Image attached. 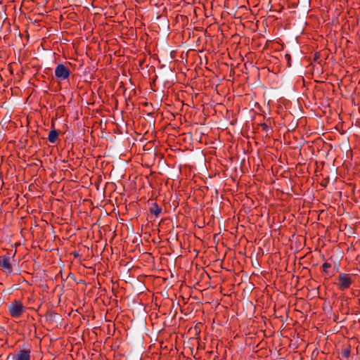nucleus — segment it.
<instances>
[{"mask_svg": "<svg viewBox=\"0 0 360 360\" xmlns=\"http://www.w3.org/2000/svg\"><path fill=\"white\" fill-rule=\"evenodd\" d=\"M25 307L19 300H14L8 306L9 314L13 318H20L25 311Z\"/></svg>", "mask_w": 360, "mask_h": 360, "instance_id": "f257e3e1", "label": "nucleus"}, {"mask_svg": "<svg viewBox=\"0 0 360 360\" xmlns=\"http://www.w3.org/2000/svg\"><path fill=\"white\" fill-rule=\"evenodd\" d=\"M330 267L331 264L328 262L323 263L321 266V269L323 272H327L328 269H330Z\"/></svg>", "mask_w": 360, "mask_h": 360, "instance_id": "6e6552de", "label": "nucleus"}, {"mask_svg": "<svg viewBox=\"0 0 360 360\" xmlns=\"http://www.w3.org/2000/svg\"><path fill=\"white\" fill-rule=\"evenodd\" d=\"M0 267L8 274L12 271V264L11 262V257L9 255H4L0 260Z\"/></svg>", "mask_w": 360, "mask_h": 360, "instance_id": "39448f33", "label": "nucleus"}, {"mask_svg": "<svg viewBox=\"0 0 360 360\" xmlns=\"http://www.w3.org/2000/svg\"><path fill=\"white\" fill-rule=\"evenodd\" d=\"M70 75V69L63 64H59L55 68V76L60 81L67 79Z\"/></svg>", "mask_w": 360, "mask_h": 360, "instance_id": "20e7f679", "label": "nucleus"}, {"mask_svg": "<svg viewBox=\"0 0 360 360\" xmlns=\"http://www.w3.org/2000/svg\"><path fill=\"white\" fill-rule=\"evenodd\" d=\"M31 350L30 349H20L15 353L8 355L6 360H30Z\"/></svg>", "mask_w": 360, "mask_h": 360, "instance_id": "f03ea898", "label": "nucleus"}, {"mask_svg": "<svg viewBox=\"0 0 360 360\" xmlns=\"http://www.w3.org/2000/svg\"><path fill=\"white\" fill-rule=\"evenodd\" d=\"M58 133L56 129L51 130L49 133L48 139L50 143H55L58 139Z\"/></svg>", "mask_w": 360, "mask_h": 360, "instance_id": "423d86ee", "label": "nucleus"}, {"mask_svg": "<svg viewBox=\"0 0 360 360\" xmlns=\"http://www.w3.org/2000/svg\"><path fill=\"white\" fill-rule=\"evenodd\" d=\"M262 127L263 129H267V128H268V126H267V124H262Z\"/></svg>", "mask_w": 360, "mask_h": 360, "instance_id": "9d476101", "label": "nucleus"}, {"mask_svg": "<svg viewBox=\"0 0 360 360\" xmlns=\"http://www.w3.org/2000/svg\"><path fill=\"white\" fill-rule=\"evenodd\" d=\"M352 283V276L349 274L341 273L338 276V281L336 283L341 290L348 289Z\"/></svg>", "mask_w": 360, "mask_h": 360, "instance_id": "7ed1b4c3", "label": "nucleus"}, {"mask_svg": "<svg viewBox=\"0 0 360 360\" xmlns=\"http://www.w3.org/2000/svg\"><path fill=\"white\" fill-rule=\"evenodd\" d=\"M350 354L349 348H346L343 350L342 354L345 357L348 358Z\"/></svg>", "mask_w": 360, "mask_h": 360, "instance_id": "1a4fd4ad", "label": "nucleus"}, {"mask_svg": "<svg viewBox=\"0 0 360 360\" xmlns=\"http://www.w3.org/2000/svg\"><path fill=\"white\" fill-rule=\"evenodd\" d=\"M150 213L153 214L155 217H158L162 212V209L158 205L157 203L154 202L152 204L150 208Z\"/></svg>", "mask_w": 360, "mask_h": 360, "instance_id": "0eeeda50", "label": "nucleus"}]
</instances>
